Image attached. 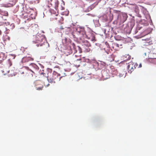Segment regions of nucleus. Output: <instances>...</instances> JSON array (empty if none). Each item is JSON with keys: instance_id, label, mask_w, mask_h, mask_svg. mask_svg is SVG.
<instances>
[{"instance_id": "17", "label": "nucleus", "mask_w": 156, "mask_h": 156, "mask_svg": "<svg viewBox=\"0 0 156 156\" xmlns=\"http://www.w3.org/2000/svg\"><path fill=\"white\" fill-rule=\"evenodd\" d=\"M58 28L59 29H61V30L64 29V28H63V27L62 26H60Z\"/></svg>"}, {"instance_id": "21", "label": "nucleus", "mask_w": 156, "mask_h": 156, "mask_svg": "<svg viewBox=\"0 0 156 156\" xmlns=\"http://www.w3.org/2000/svg\"><path fill=\"white\" fill-rule=\"evenodd\" d=\"M2 34V31H1L0 30V35H1Z\"/></svg>"}, {"instance_id": "25", "label": "nucleus", "mask_w": 156, "mask_h": 156, "mask_svg": "<svg viewBox=\"0 0 156 156\" xmlns=\"http://www.w3.org/2000/svg\"><path fill=\"white\" fill-rule=\"evenodd\" d=\"M140 6L142 7L143 8H144V7L142 6Z\"/></svg>"}, {"instance_id": "24", "label": "nucleus", "mask_w": 156, "mask_h": 156, "mask_svg": "<svg viewBox=\"0 0 156 156\" xmlns=\"http://www.w3.org/2000/svg\"><path fill=\"white\" fill-rule=\"evenodd\" d=\"M21 73H22V74H24V72H23Z\"/></svg>"}, {"instance_id": "8", "label": "nucleus", "mask_w": 156, "mask_h": 156, "mask_svg": "<svg viewBox=\"0 0 156 156\" xmlns=\"http://www.w3.org/2000/svg\"><path fill=\"white\" fill-rule=\"evenodd\" d=\"M78 58H76V57L73 58V60L72 61L73 64L76 67H79L80 65L81 62V59L80 57H78Z\"/></svg>"}, {"instance_id": "14", "label": "nucleus", "mask_w": 156, "mask_h": 156, "mask_svg": "<svg viewBox=\"0 0 156 156\" xmlns=\"http://www.w3.org/2000/svg\"><path fill=\"white\" fill-rule=\"evenodd\" d=\"M62 3H63V6L62 5L61 6V8L60 9L61 10H64V9H65V8H64V5H65V3H64V2L63 1V0H62Z\"/></svg>"}, {"instance_id": "3", "label": "nucleus", "mask_w": 156, "mask_h": 156, "mask_svg": "<svg viewBox=\"0 0 156 156\" xmlns=\"http://www.w3.org/2000/svg\"><path fill=\"white\" fill-rule=\"evenodd\" d=\"M45 41V39L43 36L37 35L34 37L32 43L33 44H36V46L38 47L42 46Z\"/></svg>"}, {"instance_id": "10", "label": "nucleus", "mask_w": 156, "mask_h": 156, "mask_svg": "<svg viewBox=\"0 0 156 156\" xmlns=\"http://www.w3.org/2000/svg\"><path fill=\"white\" fill-rule=\"evenodd\" d=\"M127 17V15L125 13H123L120 15V17H119L118 19L120 20L121 23H123L126 20Z\"/></svg>"}, {"instance_id": "2", "label": "nucleus", "mask_w": 156, "mask_h": 156, "mask_svg": "<svg viewBox=\"0 0 156 156\" xmlns=\"http://www.w3.org/2000/svg\"><path fill=\"white\" fill-rule=\"evenodd\" d=\"M126 62V61L122 62L121 64L124 67L126 68L129 73H131L137 66V64L136 63H133L132 62H130L128 63Z\"/></svg>"}, {"instance_id": "19", "label": "nucleus", "mask_w": 156, "mask_h": 156, "mask_svg": "<svg viewBox=\"0 0 156 156\" xmlns=\"http://www.w3.org/2000/svg\"><path fill=\"white\" fill-rule=\"evenodd\" d=\"M142 67V65L141 64H140L139 65V68H140V67Z\"/></svg>"}, {"instance_id": "20", "label": "nucleus", "mask_w": 156, "mask_h": 156, "mask_svg": "<svg viewBox=\"0 0 156 156\" xmlns=\"http://www.w3.org/2000/svg\"><path fill=\"white\" fill-rule=\"evenodd\" d=\"M3 23L1 22H0V26L2 25H3Z\"/></svg>"}, {"instance_id": "18", "label": "nucleus", "mask_w": 156, "mask_h": 156, "mask_svg": "<svg viewBox=\"0 0 156 156\" xmlns=\"http://www.w3.org/2000/svg\"><path fill=\"white\" fill-rule=\"evenodd\" d=\"M72 46L73 47V48H74V46H75V44H74L73 43L72 44ZM75 49L74 48V49Z\"/></svg>"}, {"instance_id": "9", "label": "nucleus", "mask_w": 156, "mask_h": 156, "mask_svg": "<svg viewBox=\"0 0 156 156\" xmlns=\"http://www.w3.org/2000/svg\"><path fill=\"white\" fill-rule=\"evenodd\" d=\"M36 89L38 90H41L43 88V83L39 81H36Z\"/></svg>"}, {"instance_id": "23", "label": "nucleus", "mask_w": 156, "mask_h": 156, "mask_svg": "<svg viewBox=\"0 0 156 156\" xmlns=\"http://www.w3.org/2000/svg\"><path fill=\"white\" fill-rule=\"evenodd\" d=\"M120 65H121L122 66H122V65H121V64H120ZM123 67L124 68V69H125V68H126V67H124L123 66Z\"/></svg>"}, {"instance_id": "13", "label": "nucleus", "mask_w": 156, "mask_h": 156, "mask_svg": "<svg viewBox=\"0 0 156 156\" xmlns=\"http://www.w3.org/2000/svg\"><path fill=\"white\" fill-rule=\"evenodd\" d=\"M50 11L51 12V15L52 16H54L53 15H55V16H58V14L56 13V12L54 11L52 9H51L50 10Z\"/></svg>"}, {"instance_id": "11", "label": "nucleus", "mask_w": 156, "mask_h": 156, "mask_svg": "<svg viewBox=\"0 0 156 156\" xmlns=\"http://www.w3.org/2000/svg\"><path fill=\"white\" fill-rule=\"evenodd\" d=\"M144 41L143 43L144 45L147 46L152 44V41L150 39H146L143 40Z\"/></svg>"}, {"instance_id": "5", "label": "nucleus", "mask_w": 156, "mask_h": 156, "mask_svg": "<svg viewBox=\"0 0 156 156\" xmlns=\"http://www.w3.org/2000/svg\"><path fill=\"white\" fill-rule=\"evenodd\" d=\"M25 68L27 69H29L34 74H37L39 70L38 67L36 64L33 63L30 64L28 67H25Z\"/></svg>"}, {"instance_id": "7", "label": "nucleus", "mask_w": 156, "mask_h": 156, "mask_svg": "<svg viewBox=\"0 0 156 156\" xmlns=\"http://www.w3.org/2000/svg\"><path fill=\"white\" fill-rule=\"evenodd\" d=\"M77 34L78 35V38L81 40L83 39L84 37L86 36L85 32L83 29H81V30H78V29H77Z\"/></svg>"}, {"instance_id": "26", "label": "nucleus", "mask_w": 156, "mask_h": 156, "mask_svg": "<svg viewBox=\"0 0 156 156\" xmlns=\"http://www.w3.org/2000/svg\"><path fill=\"white\" fill-rule=\"evenodd\" d=\"M55 20H57V18H55Z\"/></svg>"}, {"instance_id": "1", "label": "nucleus", "mask_w": 156, "mask_h": 156, "mask_svg": "<svg viewBox=\"0 0 156 156\" xmlns=\"http://www.w3.org/2000/svg\"><path fill=\"white\" fill-rule=\"evenodd\" d=\"M62 77L60 74L54 71L52 73L48 74L47 80L49 83H55L59 81Z\"/></svg>"}, {"instance_id": "6", "label": "nucleus", "mask_w": 156, "mask_h": 156, "mask_svg": "<svg viewBox=\"0 0 156 156\" xmlns=\"http://www.w3.org/2000/svg\"><path fill=\"white\" fill-rule=\"evenodd\" d=\"M34 60V58L30 57H23L21 60V62L24 65H28L29 66L32 63L31 62Z\"/></svg>"}, {"instance_id": "4", "label": "nucleus", "mask_w": 156, "mask_h": 156, "mask_svg": "<svg viewBox=\"0 0 156 156\" xmlns=\"http://www.w3.org/2000/svg\"><path fill=\"white\" fill-rule=\"evenodd\" d=\"M45 4L49 8H55L56 10L58 9V0H45Z\"/></svg>"}, {"instance_id": "16", "label": "nucleus", "mask_w": 156, "mask_h": 156, "mask_svg": "<svg viewBox=\"0 0 156 156\" xmlns=\"http://www.w3.org/2000/svg\"><path fill=\"white\" fill-rule=\"evenodd\" d=\"M115 45L117 47H119V45L118 44H117V43H115Z\"/></svg>"}, {"instance_id": "12", "label": "nucleus", "mask_w": 156, "mask_h": 156, "mask_svg": "<svg viewBox=\"0 0 156 156\" xmlns=\"http://www.w3.org/2000/svg\"><path fill=\"white\" fill-rule=\"evenodd\" d=\"M40 76L41 77L43 78H47V77H48V74H47L46 73H40Z\"/></svg>"}, {"instance_id": "22", "label": "nucleus", "mask_w": 156, "mask_h": 156, "mask_svg": "<svg viewBox=\"0 0 156 156\" xmlns=\"http://www.w3.org/2000/svg\"><path fill=\"white\" fill-rule=\"evenodd\" d=\"M49 85V84H48L47 85H46V86L47 87H48Z\"/></svg>"}, {"instance_id": "15", "label": "nucleus", "mask_w": 156, "mask_h": 156, "mask_svg": "<svg viewBox=\"0 0 156 156\" xmlns=\"http://www.w3.org/2000/svg\"><path fill=\"white\" fill-rule=\"evenodd\" d=\"M149 58L151 59L152 61H154L156 62V58Z\"/></svg>"}]
</instances>
